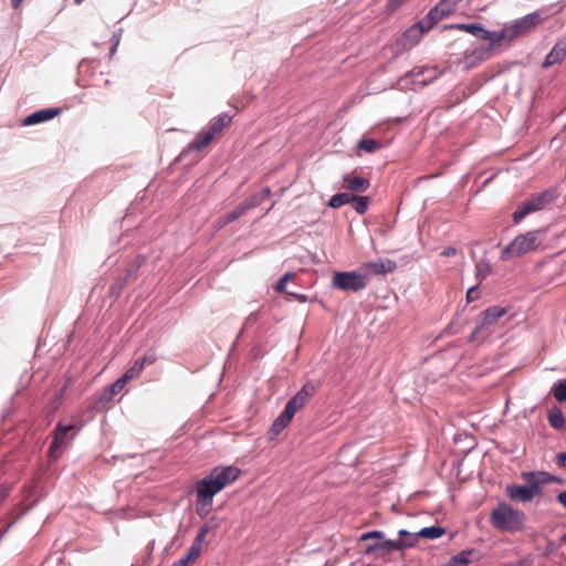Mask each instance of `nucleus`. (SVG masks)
<instances>
[{"label": "nucleus", "instance_id": "f257e3e1", "mask_svg": "<svg viewBox=\"0 0 566 566\" xmlns=\"http://www.w3.org/2000/svg\"><path fill=\"white\" fill-rule=\"evenodd\" d=\"M241 470L234 465L217 467L207 476L195 484L196 512L200 516H207L212 510L213 496L232 484Z\"/></svg>", "mask_w": 566, "mask_h": 566}, {"label": "nucleus", "instance_id": "f03ea898", "mask_svg": "<svg viewBox=\"0 0 566 566\" xmlns=\"http://www.w3.org/2000/svg\"><path fill=\"white\" fill-rule=\"evenodd\" d=\"M542 22L538 13H530L505 24L501 30L495 31L494 42L475 51L481 59H490L499 54L504 48H509L513 41L525 35L531 29Z\"/></svg>", "mask_w": 566, "mask_h": 566}, {"label": "nucleus", "instance_id": "7ed1b4c3", "mask_svg": "<svg viewBox=\"0 0 566 566\" xmlns=\"http://www.w3.org/2000/svg\"><path fill=\"white\" fill-rule=\"evenodd\" d=\"M542 22L538 13H530L505 24L501 30L495 31L494 42L475 51L481 59H490L499 54L504 48H509L513 41L525 35L531 29Z\"/></svg>", "mask_w": 566, "mask_h": 566}, {"label": "nucleus", "instance_id": "20e7f679", "mask_svg": "<svg viewBox=\"0 0 566 566\" xmlns=\"http://www.w3.org/2000/svg\"><path fill=\"white\" fill-rule=\"evenodd\" d=\"M522 478L527 482L526 485L509 484L505 488L506 496L512 501L521 503L532 502L535 496L541 495L542 485L559 482V479L544 471L526 472L522 474Z\"/></svg>", "mask_w": 566, "mask_h": 566}, {"label": "nucleus", "instance_id": "39448f33", "mask_svg": "<svg viewBox=\"0 0 566 566\" xmlns=\"http://www.w3.org/2000/svg\"><path fill=\"white\" fill-rule=\"evenodd\" d=\"M546 231L543 229L527 231L517 235L509 245L502 249L500 259L507 261L525 254L543 250L545 247Z\"/></svg>", "mask_w": 566, "mask_h": 566}, {"label": "nucleus", "instance_id": "423d86ee", "mask_svg": "<svg viewBox=\"0 0 566 566\" xmlns=\"http://www.w3.org/2000/svg\"><path fill=\"white\" fill-rule=\"evenodd\" d=\"M526 515L512 505L500 502L490 514V524L497 531L517 533L524 530Z\"/></svg>", "mask_w": 566, "mask_h": 566}, {"label": "nucleus", "instance_id": "0eeeda50", "mask_svg": "<svg viewBox=\"0 0 566 566\" xmlns=\"http://www.w3.org/2000/svg\"><path fill=\"white\" fill-rule=\"evenodd\" d=\"M557 198L556 190L551 188L543 192L534 193L523 201L513 213L514 223H520L527 214L544 209Z\"/></svg>", "mask_w": 566, "mask_h": 566}, {"label": "nucleus", "instance_id": "6e6552de", "mask_svg": "<svg viewBox=\"0 0 566 566\" xmlns=\"http://www.w3.org/2000/svg\"><path fill=\"white\" fill-rule=\"evenodd\" d=\"M439 75L440 72L437 67L415 66L409 73L399 80V85L402 88L417 91L433 82L439 77Z\"/></svg>", "mask_w": 566, "mask_h": 566}, {"label": "nucleus", "instance_id": "1a4fd4ad", "mask_svg": "<svg viewBox=\"0 0 566 566\" xmlns=\"http://www.w3.org/2000/svg\"><path fill=\"white\" fill-rule=\"evenodd\" d=\"M334 287L342 291H360L368 284V275L364 273L353 272H336L332 279Z\"/></svg>", "mask_w": 566, "mask_h": 566}, {"label": "nucleus", "instance_id": "9d476101", "mask_svg": "<svg viewBox=\"0 0 566 566\" xmlns=\"http://www.w3.org/2000/svg\"><path fill=\"white\" fill-rule=\"evenodd\" d=\"M370 539H379L380 541V552L378 553L379 557H384L387 553L392 551H402L408 547L415 546V541H405V539H385V535L380 531H370L361 534L359 541L368 542Z\"/></svg>", "mask_w": 566, "mask_h": 566}, {"label": "nucleus", "instance_id": "9b49d317", "mask_svg": "<svg viewBox=\"0 0 566 566\" xmlns=\"http://www.w3.org/2000/svg\"><path fill=\"white\" fill-rule=\"evenodd\" d=\"M506 308L501 306H491L482 312L479 322L470 336V340L479 339L491 326L496 324L499 319L506 314Z\"/></svg>", "mask_w": 566, "mask_h": 566}, {"label": "nucleus", "instance_id": "f8f14e48", "mask_svg": "<svg viewBox=\"0 0 566 566\" xmlns=\"http://www.w3.org/2000/svg\"><path fill=\"white\" fill-rule=\"evenodd\" d=\"M434 27V24H428L427 22V15L422 18L419 22L408 28L401 38L398 41V44L403 50H409L417 45L423 34L431 30Z\"/></svg>", "mask_w": 566, "mask_h": 566}, {"label": "nucleus", "instance_id": "ddd939ff", "mask_svg": "<svg viewBox=\"0 0 566 566\" xmlns=\"http://www.w3.org/2000/svg\"><path fill=\"white\" fill-rule=\"evenodd\" d=\"M318 386L312 381L306 382L286 403V408L296 413L302 410L316 394Z\"/></svg>", "mask_w": 566, "mask_h": 566}, {"label": "nucleus", "instance_id": "4468645a", "mask_svg": "<svg viewBox=\"0 0 566 566\" xmlns=\"http://www.w3.org/2000/svg\"><path fill=\"white\" fill-rule=\"evenodd\" d=\"M261 201H262V199L259 198L256 195L247 198L233 211L229 212L228 214H226L222 218H219L217 220V226L219 228H223L224 226L229 224L230 222L238 220L247 211L259 206L261 203Z\"/></svg>", "mask_w": 566, "mask_h": 566}, {"label": "nucleus", "instance_id": "2eb2a0df", "mask_svg": "<svg viewBox=\"0 0 566 566\" xmlns=\"http://www.w3.org/2000/svg\"><path fill=\"white\" fill-rule=\"evenodd\" d=\"M74 429H75L74 424L64 426L62 423H57V426L53 430V440L48 450V455L51 460H56L60 457L61 449L66 443L65 442L66 434Z\"/></svg>", "mask_w": 566, "mask_h": 566}, {"label": "nucleus", "instance_id": "dca6fc26", "mask_svg": "<svg viewBox=\"0 0 566 566\" xmlns=\"http://www.w3.org/2000/svg\"><path fill=\"white\" fill-rule=\"evenodd\" d=\"M463 0H440L428 13V24L438 23L443 18L449 17Z\"/></svg>", "mask_w": 566, "mask_h": 566}, {"label": "nucleus", "instance_id": "f3484780", "mask_svg": "<svg viewBox=\"0 0 566 566\" xmlns=\"http://www.w3.org/2000/svg\"><path fill=\"white\" fill-rule=\"evenodd\" d=\"M446 29H455L460 31L468 32L479 39L488 40L489 44H492L494 42V34L495 31H488L479 23H459V24H450L446 25Z\"/></svg>", "mask_w": 566, "mask_h": 566}, {"label": "nucleus", "instance_id": "a211bd4d", "mask_svg": "<svg viewBox=\"0 0 566 566\" xmlns=\"http://www.w3.org/2000/svg\"><path fill=\"white\" fill-rule=\"evenodd\" d=\"M397 265L396 262L391 260H377V261H370L365 262L361 264V270L365 272L364 274H367L368 276L370 274L380 275V274H388L396 270Z\"/></svg>", "mask_w": 566, "mask_h": 566}, {"label": "nucleus", "instance_id": "6ab92c4d", "mask_svg": "<svg viewBox=\"0 0 566 566\" xmlns=\"http://www.w3.org/2000/svg\"><path fill=\"white\" fill-rule=\"evenodd\" d=\"M60 113H61V109L57 108V107H55V108H44V109L34 112L31 115L27 116L22 120V124L24 126H31V125L40 124V123H43V122H46V120H50V119L54 118Z\"/></svg>", "mask_w": 566, "mask_h": 566}, {"label": "nucleus", "instance_id": "aec40b11", "mask_svg": "<svg viewBox=\"0 0 566 566\" xmlns=\"http://www.w3.org/2000/svg\"><path fill=\"white\" fill-rule=\"evenodd\" d=\"M156 361L155 355H145L138 358L134 364L124 373L123 377L128 381L138 378L145 368V365H151Z\"/></svg>", "mask_w": 566, "mask_h": 566}, {"label": "nucleus", "instance_id": "412c9836", "mask_svg": "<svg viewBox=\"0 0 566 566\" xmlns=\"http://www.w3.org/2000/svg\"><path fill=\"white\" fill-rule=\"evenodd\" d=\"M370 186V181L367 178L355 176L354 174H347L343 177V188L353 192H364Z\"/></svg>", "mask_w": 566, "mask_h": 566}, {"label": "nucleus", "instance_id": "4be33fe9", "mask_svg": "<svg viewBox=\"0 0 566 566\" xmlns=\"http://www.w3.org/2000/svg\"><path fill=\"white\" fill-rule=\"evenodd\" d=\"M566 57V40L558 41L551 52L546 55L543 67L547 69L556 63H560Z\"/></svg>", "mask_w": 566, "mask_h": 566}, {"label": "nucleus", "instance_id": "5701e85b", "mask_svg": "<svg viewBox=\"0 0 566 566\" xmlns=\"http://www.w3.org/2000/svg\"><path fill=\"white\" fill-rule=\"evenodd\" d=\"M294 415L295 413L293 411L285 407L280 416L273 421L270 431L274 434L281 433L291 423Z\"/></svg>", "mask_w": 566, "mask_h": 566}, {"label": "nucleus", "instance_id": "b1692460", "mask_svg": "<svg viewBox=\"0 0 566 566\" xmlns=\"http://www.w3.org/2000/svg\"><path fill=\"white\" fill-rule=\"evenodd\" d=\"M294 415L295 413L293 411L285 407L280 416L273 421L270 431L274 434L281 433L291 423Z\"/></svg>", "mask_w": 566, "mask_h": 566}, {"label": "nucleus", "instance_id": "393cba45", "mask_svg": "<svg viewBox=\"0 0 566 566\" xmlns=\"http://www.w3.org/2000/svg\"><path fill=\"white\" fill-rule=\"evenodd\" d=\"M232 117L226 113L220 114L218 117H216L208 129V132L216 137L218 134H220L226 127H228L231 124Z\"/></svg>", "mask_w": 566, "mask_h": 566}, {"label": "nucleus", "instance_id": "a878e982", "mask_svg": "<svg viewBox=\"0 0 566 566\" xmlns=\"http://www.w3.org/2000/svg\"><path fill=\"white\" fill-rule=\"evenodd\" d=\"M548 423L556 430H565L566 421L562 410L558 407H553L547 416Z\"/></svg>", "mask_w": 566, "mask_h": 566}, {"label": "nucleus", "instance_id": "bb28decb", "mask_svg": "<svg viewBox=\"0 0 566 566\" xmlns=\"http://www.w3.org/2000/svg\"><path fill=\"white\" fill-rule=\"evenodd\" d=\"M474 554L473 549H465L452 556L450 560L443 566H468L471 563V555Z\"/></svg>", "mask_w": 566, "mask_h": 566}, {"label": "nucleus", "instance_id": "cd10ccee", "mask_svg": "<svg viewBox=\"0 0 566 566\" xmlns=\"http://www.w3.org/2000/svg\"><path fill=\"white\" fill-rule=\"evenodd\" d=\"M213 136L207 130L199 133L196 138L189 144V149L201 150L206 148L212 140Z\"/></svg>", "mask_w": 566, "mask_h": 566}, {"label": "nucleus", "instance_id": "c85d7f7f", "mask_svg": "<svg viewBox=\"0 0 566 566\" xmlns=\"http://www.w3.org/2000/svg\"><path fill=\"white\" fill-rule=\"evenodd\" d=\"M446 533L444 528L441 526H429L423 527L419 532H416V536L429 538V539H436L441 537Z\"/></svg>", "mask_w": 566, "mask_h": 566}, {"label": "nucleus", "instance_id": "c756f323", "mask_svg": "<svg viewBox=\"0 0 566 566\" xmlns=\"http://www.w3.org/2000/svg\"><path fill=\"white\" fill-rule=\"evenodd\" d=\"M354 199V195L348 192H342L334 195L328 202V206L331 208L337 209L340 208L344 205L350 203Z\"/></svg>", "mask_w": 566, "mask_h": 566}, {"label": "nucleus", "instance_id": "7c9ffc66", "mask_svg": "<svg viewBox=\"0 0 566 566\" xmlns=\"http://www.w3.org/2000/svg\"><path fill=\"white\" fill-rule=\"evenodd\" d=\"M210 531H211V527L209 526V524L202 525L199 528L196 537L193 538V541L191 543V547L201 553L202 544Z\"/></svg>", "mask_w": 566, "mask_h": 566}, {"label": "nucleus", "instance_id": "2f4dec72", "mask_svg": "<svg viewBox=\"0 0 566 566\" xmlns=\"http://www.w3.org/2000/svg\"><path fill=\"white\" fill-rule=\"evenodd\" d=\"M199 556L200 552L190 546L187 554L175 562L172 566H190L199 558Z\"/></svg>", "mask_w": 566, "mask_h": 566}, {"label": "nucleus", "instance_id": "473e14b6", "mask_svg": "<svg viewBox=\"0 0 566 566\" xmlns=\"http://www.w3.org/2000/svg\"><path fill=\"white\" fill-rule=\"evenodd\" d=\"M381 143L373 138H363L358 142L357 147L366 153H374L381 148Z\"/></svg>", "mask_w": 566, "mask_h": 566}, {"label": "nucleus", "instance_id": "72a5a7b5", "mask_svg": "<svg viewBox=\"0 0 566 566\" xmlns=\"http://www.w3.org/2000/svg\"><path fill=\"white\" fill-rule=\"evenodd\" d=\"M355 209V211L359 214H364L370 203V199L367 196H355L354 199L350 202Z\"/></svg>", "mask_w": 566, "mask_h": 566}, {"label": "nucleus", "instance_id": "f704fd0d", "mask_svg": "<svg viewBox=\"0 0 566 566\" xmlns=\"http://www.w3.org/2000/svg\"><path fill=\"white\" fill-rule=\"evenodd\" d=\"M491 265L485 260H480L475 264V275L479 279L480 282H482L484 279H486L491 274Z\"/></svg>", "mask_w": 566, "mask_h": 566}, {"label": "nucleus", "instance_id": "c9c22d12", "mask_svg": "<svg viewBox=\"0 0 566 566\" xmlns=\"http://www.w3.org/2000/svg\"><path fill=\"white\" fill-rule=\"evenodd\" d=\"M553 395L555 399L559 402L566 401V381H558L554 385Z\"/></svg>", "mask_w": 566, "mask_h": 566}, {"label": "nucleus", "instance_id": "e433bc0d", "mask_svg": "<svg viewBox=\"0 0 566 566\" xmlns=\"http://www.w3.org/2000/svg\"><path fill=\"white\" fill-rule=\"evenodd\" d=\"M408 0H388L386 4V12L392 14L400 7H402Z\"/></svg>", "mask_w": 566, "mask_h": 566}, {"label": "nucleus", "instance_id": "4c0bfd02", "mask_svg": "<svg viewBox=\"0 0 566 566\" xmlns=\"http://www.w3.org/2000/svg\"><path fill=\"white\" fill-rule=\"evenodd\" d=\"M128 380L125 379L123 376L120 378H118L115 382H113L111 386H108V388L111 389V391L116 396L117 394H119L124 388L125 386L127 385Z\"/></svg>", "mask_w": 566, "mask_h": 566}, {"label": "nucleus", "instance_id": "58836bf2", "mask_svg": "<svg viewBox=\"0 0 566 566\" xmlns=\"http://www.w3.org/2000/svg\"><path fill=\"white\" fill-rule=\"evenodd\" d=\"M377 541L378 542L367 544L366 547L364 548L363 553L365 555L378 556V553L380 552V541L379 539H377Z\"/></svg>", "mask_w": 566, "mask_h": 566}, {"label": "nucleus", "instance_id": "ea45409f", "mask_svg": "<svg viewBox=\"0 0 566 566\" xmlns=\"http://www.w3.org/2000/svg\"><path fill=\"white\" fill-rule=\"evenodd\" d=\"M293 279V274L292 273H286L285 275H283L280 281L276 283V291L277 292H285V285L286 283Z\"/></svg>", "mask_w": 566, "mask_h": 566}, {"label": "nucleus", "instance_id": "a19ab883", "mask_svg": "<svg viewBox=\"0 0 566 566\" xmlns=\"http://www.w3.org/2000/svg\"><path fill=\"white\" fill-rule=\"evenodd\" d=\"M479 297H480V294H479V291H478V285L472 286V287H470L468 290V292H467V302L468 303L474 302Z\"/></svg>", "mask_w": 566, "mask_h": 566}, {"label": "nucleus", "instance_id": "79ce46f5", "mask_svg": "<svg viewBox=\"0 0 566 566\" xmlns=\"http://www.w3.org/2000/svg\"><path fill=\"white\" fill-rule=\"evenodd\" d=\"M114 396L115 395L111 391V389L108 387H106L104 389V391L102 392V395L99 396V402H102V403L108 402L114 398Z\"/></svg>", "mask_w": 566, "mask_h": 566}, {"label": "nucleus", "instance_id": "37998d69", "mask_svg": "<svg viewBox=\"0 0 566 566\" xmlns=\"http://www.w3.org/2000/svg\"><path fill=\"white\" fill-rule=\"evenodd\" d=\"M399 536H400V539H405V541H415V544L417 543V538L418 536H416V533L411 534L409 533L408 531L406 530H400L398 532Z\"/></svg>", "mask_w": 566, "mask_h": 566}, {"label": "nucleus", "instance_id": "c03bdc74", "mask_svg": "<svg viewBox=\"0 0 566 566\" xmlns=\"http://www.w3.org/2000/svg\"><path fill=\"white\" fill-rule=\"evenodd\" d=\"M118 45H119V35H114L113 36V45L109 50L111 57L116 53Z\"/></svg>", "mask_w": 566, "mask_h": 566}, {"label": "nucleus", "instance_id": "a18cd8bd", "mask_svg": "<svg viewBox=\"0 0 566 566\" xmlns=\"http://www.w3.org/2000/svg\"><path fill=\"white\" fill-rule=\"evenodd\" d=\"M503 566H532V562L530 559H522L515 563H510Z\"/></svg>", "mask_w": 566, "mask_h": 566}, {"label": "nucleus", "instance_id": "49530a36", "mask_svg": "<svg viewBox=\"0 0 566 566\" xmlns=\"http://www.w3.org/2000/svg\"><path fill=\"white\" fill-rule=\"evenodd\" d=\"M457 249L453 248V247H448L446 248L442 252H441V255L443 256H453L457 254Z\"/></svg>", "mask_w": 566, "mask_h": 566}, {"label": "nucleus", "instance_id": "de8ad7c7", "mask_svg": "<svg viewBox=\"0 0 566 566\" xmlns=\"http://www.w3.org/2000/svg\"><path fill=\"white\" fill-rule=\"evenodd\" d=\"M557 463L560 467H566V452H560L557 454Z\"/></svg>", "mask_w": 566, "mask_h": 566}, {"label": "nucleus", "instance_id": "09e8293b", "mask_svg": "<svg viewBox=\"0 0 566 566\" xmlns=\"http://www.w3.org/2000/svg\"><path fill=\"white\" fill-rule=\"evenodd\" d=\"M557 500L566 509V491L560 492L557 495Z\"/></svg>", "mask_w": 566, "mask_h": 566}, {"label": "nucleus", "instance_id": "8fccbe9b", "mask_svg": "<svg viewBox=\"0 0 566 566\" xmlns=\"http://www.w3.org/2000/svg\"><path fill=\"white\" fill-rule=\"evenodd\" d=\"M24 0H11V4L14 9H18Z\"/></svg>", "mask_w": 566, "mask_h": 566}, {"label": "nucleus", "instance_id": "3c124183", "mask_svg": "<svg viewBox=\"0 0 566 566\" xmlns=\"http://www.w3.org/2000/svg\"><path fill=\"white\" fill-rule=\"evenodd\" d=\"M263 192H264V196L269 197L271 193V190H270V188H264Z\"/></svg>", "mask_w": 566, "mask_h": 566}, {"label": "nucleus", "instance_id": "603ef678", "mask_svg": "<svg viewBox=\"0 0 566 566\" xmlns=\"http://www.w3.org/2000/svg\"><path fill=\"white\" fill-rule=\"evenodd\" d=\"M6 499V494L0 492V503Z\"/></svg>", "mask_w": 566, "mask_h": 566}, {"label": "nucleus", "instance_id": "864d4df0", "mask_svg": "<svg viewBox=\"0 0 566 566\" xmlns=\"http://www.w3.org/2000/svg\"><path fill=\"white\" fill-rule=\"evenodd\" d=\"M74 1H75V3L80 4V3H82L84 0H74Z\"/></svg>", "mask_w": 566, "mask_h": 566}, {"label": "nucleus", "instance_id": "5fc2aeb1", "mask_svg": "<svg viewBox=\"0 0 566 566\" xmlns=\"http://www.w3.org/2000/svg\"><path fill=\"white\" fill-rule=\"evenodd\" d=\"M563 541L566 542V534L563 536Z\"/></svg>", "mask_w": 566, "mask_h": 566}, {"label": "nucleus", "instance_id": "6e6d98bb", "mask_svg": "<svg viewBox=\"0 0 566 566\" xmlns=\"http://www.w3.org/2000/svg\"><path fill=\"white\" fill-rule=\"evenodd\" d=\"M565 203H566V195H565Z\"/></svg>", "mask_w": 566, "mask_h": 566}]
</instances>
